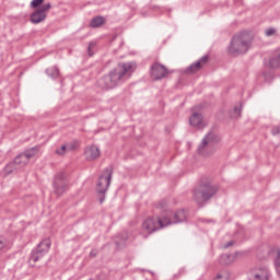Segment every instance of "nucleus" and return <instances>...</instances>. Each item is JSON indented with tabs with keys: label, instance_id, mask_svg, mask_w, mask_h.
<instances>
[{
	"label": "nucleus",
	"instance_id": "obj_8",
	"mask_svg": "<svg viewBox=\"0 0 280 280\" xmlns=\"http://www.w3.org/2000/svg\"><path fill=\"white\" fill-rule=\"evenodd\" d=\"M54 189L57 196H62L69 189V177L67 173H59L55 176Z\"/></svg>",
	"mask_w": 280,
	"mask_h": 280
},
{
	"label": "nucleus",
	"instance_id": "obj_14",
	"mask_svg": "<svg viewBox=\"0 0 280 280\" xmlns=\"http://www.w3.org/2000/svg\"><path fill=\"white\" fill-rule=\"evenodd\" d=\"M209 60V56L201 57L197 62L190 65L186 69V73H196V71H200L202 69V65Z\"/></svg>",
	"mask_w": 280,
	"mask_h": 280
},
{
	"label": "nucleus",
	"instance_id": "obj_31",
	"mask_svg": "<svg viewBox=\"0 0 280 280\" xmlns=\"http://www.w3.org/2000/svg\"><path fill=\"white\" fill-rule=\"evenodd\" d=\"M275 32H276L275 28H267L265 34H266V36H272V34H275Z\"/></svg>",
	"mask_w": 280,
	"mask_h": 280
},
{
	"label": "nucleus",
	"instance_id": "obj_22",
	"mask_svg": "<svg viewBox=\"0 0 280 280\" xmlns=\"http://www.w3.org/2000/svg\"><path fill=\"white\" fill-rule=\"evenodd\" d=\"M46 73L48 78H51L52 80H56L60 75V70H58V67H52L46 70Z\"/></svg>",
	"mask_w": 280,
	"mask_h": 280
},
{
	"label": "nucleus",
	"instance_id": "obj_2",
	"mask_svg": "<svg viewBox=\"0 0 280 280\" xmlns=\"http://www.w3.org/2000/svg\"><path fill=\"white\" fill-rule=\"evenodd\" d=\"M165 226H170V221H165V213L161 212L160 217H149L142 222L141 233L148 237V235H152Z\"/></svg>",
	"mask_w": 280,
	"mask_h": 280
},
{
	"label": "nucleus",
	"instance_id": "obj_26",
	"mask_svg": "<svg viewBox=\"0 0 280 280\" xmlns=\"http://www.w3.org/2000/svg\"><path fill=\"white\" fill-rule=\"evenodd\" d=\"M42 14H47L49 10H51V3L43 4L39 9H37Z\"/></svg>",
	"mask_w": 280,
	"mask_h": 280
},
{
	"label": "nucleus",
	"instance_id": "obj_25",
	"mask_svg": "<svg viewBox=\"0 0 280 280\" xmlns=\"http://www.w3.org/2000/svg\"><path fill=\"white\" fill-rule=\"evenodd\" d=\"M276 270L280 277V249H277V257L275 259Z\"/></svg>",
	"mask_w": 280,
	"mask_h": 280
},
{
	"label": "nucleus",
	"instance_id": "obj_1",
	"mask_svg": "<svg viewBox=\"0 0 280 280\" xmlns=\"http://www.w3.org/2000/svg\"><path fill=\"white\" fill-rule=\"evenodd\" d=\"M136 69L137 63L132 61L119 63L116 68L109 71L108 75L100 79L97 84L101 89H105L106 91L115 89L116 86L124 84V82H128Z\"/></svg>",
	"mask_w": 280,
	"mask_h": 280
},
{
	"label": "nucleus",
	"instance_id": "obj_24",
	"mask_svg": "<svg viewBox=\"0 0 280 280\" xmlns=\"http://www.w3.org/2000/svg\"><path fill=\"white\" fill-rule=\"evenodd\" d=\"M230 273L226 270H223L217 275V277L213 280H229Z\"/></svg>",
	"mask_w": 280,
	"mask_h": 280
},
{
	"label": "nucleus",
	"instance_id": "obj_27",
	"mask_svg": "<svg viewBox=\"0 0 280 280\" xmlns=\"http://www.w3.org/2000/svg\"><path fill=\"white\" fill-rule=\"evenodd\" d=\"M5 246H8V241L3 236H0V250H3Z\"/></svg>",
	"mask_w": 280,
	"mask_h": 280
},
{
	"label": "nucleus",
	"instance_id": "obj_9",
	"mask_svg": "<svg viewBox=\"0 0 280 280\" xmlns=\"http://www.w3.org/2000/svg\"><path fill=\"white\" fill-rule=\"evenodd\" d=\"M248 280H269L270 271L266 267H254L247 271Z\"/></svg>",
	"mask_w": 280,
	"mask_h": 280
},
{
	"label": "nucleus",
	"instance_id": "obj_33",
	"mask_svg": "<svg viewBox=\"0 0 280 280\" xmlns=\"http://www.w3.org/2000/svg\"><path fill=\"white\" fill-rule=\"evenodd\" d=\"M231 246H233V241L228 242V243L224 245V248H229V247H231Z\"/></svg>",
	"mask_w": 280,
	"mask_h": 280
},
{
	"label": "nucleus",
	"instance_id": "obj_12",
	"mask_svg": "<svg viewBox=\"0 0 280 280\" xmlns=\"http://www.w3.org/2000/svg\"><path fill=\"white\" fill-rule=\"evenodd\" d=\"M27 162L23 161V158H21V154H19L13 162L9 163L4 167V174L8 176L9 174H12L14 170H21V167H25V164Z\"/></svg>",
	"mask_w": 280,
	"mask_h": 280
},
{
	"label": "nucleus",
	"instance_id": "obj_30",
	"mask_svg": "<svg viewBox=\"0 0 280 280\" xmlns=\"http://www.w3.org/2000/svg\"><path fill=\"white\" fill-rule=\"evenodd\" d=\"M95 47V42H91L88 47V54L89 56H93V52L91 51Z\"/></svg>",
	"mask_w": 280,
	"mask_h": 280
},
{
	"label": "nucleus",
	"instance_id": "obj_35",
	"mask_svg": "<svg viewBox=\"0 0 280 280\" xmlns=\"http://www.w3.org/2000/svg\"><path fill=\"white\" fill-rule=\"evenodd\" d=\"M90 255H95V254H93V252H91V254Z\"/></svg>",
	"mask_w": 280,
	"mask_h": 280
},
{
	"label": "nucleus",
	"instance_id": "obj_32",
	"mask_svg": "<svg viewBox=\"0 0 280 280\" xmlns=\"http://www.w3.org/2000/svg\"><path fill=\"white\" fill-rule=\"evenodd\" d=\"M272 135H280V126L279 127H275L272 130H271Z\"/></svg>",
	"mask_w": 280,
	"mask_h": 280
},
{
	"label": "nucleus",
	"instance_id": "obj_6",
	"mask_svg": "<svg viewBox=\"0 0 280 280\" xmlns=\"http://www.w3.org/2000/svg\"><path fill=\"white\" fill-rule=\"evenodd\" d=\"M49 248H51V241L49 238L43 240L36 248H34L31 253L30 261H39L49 253Z\"/></svg>",
	"mask_w": 280,
	"mask_h": 280
},
{
	"label": "nucleus",
	"instance_id": "obj_10",
	"mask_svg": "<svg viewBox=\"0 0 280 280\" xmlns=\"http://www.w3.org/2000/svg\"><path fill=\"white\" fill-rule=\"evenodd\" d=\"M215 141V133L209 132L201 141L198 148V152L201 156H209V153L207 150L209 149V145H211Z\"/></svg>",
	"mask_w": 280,
	"mask_h": 280
},
{
	"label": "nucleus",
	"instance_id": "obj_11",
	"mask_svg": "<svg viewBox=\"0 0 280 280\" xmlns=\"http://www.w3.org/2000/svg\"><path fill=\"white\" fill-rule=\"evenodd\" d=\"M168 73L170 71H167V68L163 65L153 63L151 66V78L153 80H163V78H166Z\"/></svg>",
	"mask_w": 280,
	"mask_h": 280
},
{
	"label": "nucleus",
	"instance_id": "obj_17",
	"mask_svg": "<svg viewBox=\"0 0 280 280\" xmlns=\"http://www.w3.org/2000/svg\"><path fill=\"white\" fill-rule=\"evenodd\" d=\"M47 19V14L40 12L38 9L31 14V23L34 25H38V23H43Z\"/></svg>",
	"mask_w": 280,
	"mask_h": 280
},
{
	"label": "nucleus",
	"instance_id": "obj_21",
	"mask_svg": "<svg viewBox=\"0 0 280 280\" xmlns=\"http://www.w3.org/2000/svg\"><path fill=\"white\" fill-rule=\"evenodd\" d=\"M105 23L104 16H96L91 20L90 26L95 28V27H102V24Z\"/></svg>",
	"mask_w": 280,
	"mask_h": 280
},
{
	"label": "nucleus",
	"instance_id": "obj_23",
	"mask_svg": "<svg viewBox=\"0 0 280 280\" xmlns=\"http://www.w3.org/2000/svg\"><path fill=\"white\" fill-rule=\"evenodd\" d=\"M241 115L242 105L234 107L233 110L230 112V117H232V119H237V117H241Z\"/></svg>",
	"mask_w": 280,
	"mask_h": 280
},
{
	"label": "nucleus",
	"instance_id": "obj_20",
	"mask_svg": "<svg viewBox=\"0 0 280 280\" xmlns=\"http://www.w3.org/2000/svg\"><path fill=\"white\" fill-rule=\"evenodd\" d=\"M269 69H277L280 67V52H276L275 57H271L266 65Z\"/></svg>",
	"mask_w": 280,
	"mask_h": 280
},
{
	"label": "nucleus",
	"instance_id": "obj_19",
	"mask_svg": "<svg viewBox=\"0 0 280 280\" xmlns=\"http://www.w3.org/2000/svg\"><path fill=\"white\" fill-rule=\"evenodd\" d=\"M72 150H75V143L62 144L60 149L56 150V154L59 156H65L67 152H72Z\"/></svg>",
	"mask_w": 280,
	"mask_h": 280
},
{
	"label": "nucleus",
	"instance_id": "obj_18",
	"mask_svg": "<svg viewBox=\"0 0 280 280\" xmlns=\"http://www.w3.org/2000/svg\"><path fill=\"white\" fill-rule=\"evenodd\" d=\"M236 257H237V253L236 254H223V255H221V257L219 259V264H221V266H229L235 261Z\"/></svg>",
	"mask_w": 280,
	"mask_h": 280
},
{
	"label": "nucleus",
	"instance_id": "obj_4",
	"mask_svg": "<svg viewBox=\"0 0 280 280\" xmlns=\"http://www.w3.org/2000/svg\"><path fill=\"white\" fill-rule=\"evenodd\" d=\"M218 191V186L211 185V182H202L192 192V198L200 205L207 200H210Z\"/></svg>",
	"mask_w": 280,
	"mask_h": 280
},
{
	"label": "nucleus",
	"instance_id": "obj_28",
	"mask_svg": "<svg viewBox=\"0 0 280 280\" xmlns=\"http://www.w3.org/2000/svg\"><path fill=\"white\" fill-rule=\"evenodd\" d=\"M43 1H45V0H33L31 2V7L32 8H38V5H42Z\"/></svg>",
	"mask_w": 280,
	"mask_h": 280
},
{
	"label": "nucleus",
	"instance_id": "obj_16",
	"mask_svg": "<svg viewBox=\"0 0 280 280\" xmlns=\"http://www.w3.org/2000/svg\"><path fill=\"white\" fill-rule=\"evenodd\" d=\"M39 150H40V147H33L26 150L24 153H21L20 159H23L24 163H30V159H34V156L38 154Z\"/></svg>",
	"mask_w": 280,
	"mask_h": 280
},
{
	"label": "nucleus",
	"instance_id": "obj_34",
	"mask_svg": "<svg viewBox=\"0 0 280 280\" xmlns=\"http://www.w3.org/2000/svg\"><path fill=\"white\" fill-rule=\"evenodd\" d=\"M104 200H106V196L104 194H102V197L100 198L101 205H102V202H104Z\"/></svg>",
	"mask_w": 280,
	"mask_h": 280
},
{
	"label": "nucleus",
	"instance_id": "obj_29",
	"mask_svg": "<svg viewBox=\"0 0 280 280\" xmlns=\"http://www.w3.org/2000/svg\"><path fill=\"white\" fill-rule=\"evenodd\" d=\"M118 237L122 242H126V240H128V232H122V233L118 234Z\"/></svg>",
	"mask_w": 280,
	"mask_h": 280
},
{
	"label": "nucleus",
	"instance_id": "obj_5",
	"mask_svg": "<svg viewBox=\"0 0 280 280\" xmlns=\"http://www.w3.org/2000/svg\"><path fill=\"white\" fill-rule=\"evenodd\" d=\"M159 209H162V213L165 215V221H168V226L170 224H180V222H186L187 221V210H178L176 212H172V210L166 209L167 202L166 201H161L159 203Z\"/></svg>",
	"mask_w": 280,
	"mask_h": 280
},
{
	"label": "nucleus",
	"instance_id": "obj_13",
	"mask_svg": "<svg viewBox=\"0 0 280 280\" xmlns=\"http://www.w3.org/2000/svg\"><path fill=\"white\" fill-rule=\"evenodd\" d=\"M86 161H95L100 156V148L95 144L88 147L84 151Z\"/></svg>",
	"mask_w": 280,
	"mask_h": 280
},
{
	"label": "nucleus",
	"instance_id": "obj_15",
	"mask_svg": "<svg viewBox=\"0 0 280 280\" xmlns=\"http://www.w3.org/2000/svg\"><path fill=\"white\" fill-rule=\"evenodd\" d=\"M190 126L195 128H205V120H202V114L194 113L189 118Z\"/></svg>",
	"mask_w": 280,
	"mask_h": 280
},
{
	"label": "nucleus",
	"instance_id": "obj_3",
	"mask_svg": "<svg viewBox=\"0 0 280 280\" xmlns=\"http://www.w3.org/2000/svg\"><path fill=\"white\" fill-rule=\"evenodd\" d=\"M250 49V36L246 33L236 34L233 36L229 46V52L232 56L246 54Z\"/></svg>",
	"mask_w": 280,
	"mask_h": 280
},
{
	"label": "nucleus",
	"instance_id": "obj_7",
	"mask_svg": "<svg viewBox=\"0 0 280 280\" xmlns=\"http://www.w3.org/2000/svg\"><path fill=\"white\" fill-rule=\"evenodd\" d=\"M112 178H113V170L105 168L96 183V191L98 194H106V191H108V187L110 186Z\"/></svg>",
	"mask_w": 280,
	"mask_h": 280
}]
</instances>
